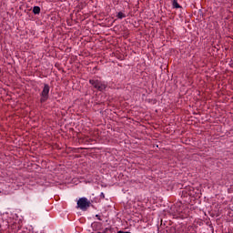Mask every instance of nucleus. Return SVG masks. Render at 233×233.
<instances>
[{"label": "nucleus", "instance_id": "obj_8", "mask_svg": "<svg viewBox=\"0 0 233 233\" xmlns=\"http://www.w3.org/2000/svg\"><path fill=\"white\" fill-rule=\"evenodd\" d=\"M101 197H102V198H105V193H101Z\"/></svg>", "mask_w": 233, "mask_h": 233}, {"label": "nucleus", "instance_id": "obj_4", "mask_svg": "<svg viewBox=\"0 0 233 233\" xmlns=\"http://www.w3.org/2000/svg\"><path fill=\"white\" fill-rule=\"evenodd\" d=\"M116 17L117 19H125V17H127V15H125V13L123 12H118Z\"/></svg>", "mask_w": 233, "mask_h": 233}, {"label": "nucleus", "instance_id": "obj_7", "mask_svg": "<svg viewBox=\"0 0 233 233\" xmlns=\"http://www.w3.org/2000/svg\"><path fill=\"white\" fill-rule=\"evenodd\" d=\"M96 218H97V219L101 221V218L99 217V215H96Z\"/></svg>", "mask_w": 233, "mask_h": 233}, {"label": "nucleus", "instance_id": "obj_3", "mask_svg": "<svg viewBox=\"0 0 233 233\" xmlns=\"http://www.w3.org/2000/svg\"><path fill=\"white\" fill-rule=\"evenodd\" d=\"M48 94H50V86L45 84L41 93L40 103H46V101H48Z\"/></svg>", "mask_w": 233, "mask_h": 233}, {"label": "nucleus", "instance_id": "obj_5", "mask_svg": "<svg viewBox=\"0 0 233 233\" xmlns=\"http://www.w3.org/2000/svg\"><path fill=\"white\" fill-rule=\"evenodd\" d=\"M33 13L37 15L41 13V7L40 6H34Z\"/></svg>", "mask_w": 233, "mask_h": 233}, {"label": "nucleus", "instance_id": "obj_1", "mask_svg": "<svg viewBox=\"0 0 233 233\" xmlns=\"http://www.w3.org/2000/svg\"><path fill=\"white\" fill-rule=\"evenodd\" d=\"M90 85H92L93 87H95L99 92H103V90H106V85L105 82H101L97 79H91L89 80Z\"/></svg>", "mask_w": 233, "mask_h": 233}, {"label": "nucleus", "instance_id": "obj_2", "mask_svg": "<svg viewBox=\"0 0 233 233\" xmlns=\"http://www.w3.org/2000/svg\"><path fill=\"white\" fill-rule=\"evenodd\" d=\"M77 208H80V210H88V208H90V200H88V198H81L78 199L77 203Z\"/></svg>", "mask_w": 233, "mask_h": 233}, {"label": "nucleus", "instance_id": "obj_6", "mask_svg": "<svg viewBox=\"0 0 233 233\" xmlns=\"http://www.w3.org/2000/svg\"><path fill=\"white\" fill-rule=\"evenodd\" d=\"M173 8H181V5H179L177 0H173Z\"/></svg>", "mask_w": 233, "mask_h": 233}]
</instances>
